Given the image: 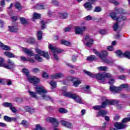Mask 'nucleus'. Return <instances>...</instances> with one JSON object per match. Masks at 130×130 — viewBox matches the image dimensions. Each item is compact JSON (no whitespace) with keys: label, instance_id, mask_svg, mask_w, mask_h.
<instances>
[{"label":"nucleus","instance_id":"nucleus-1","mask_svg":"<svg viewBox=\"0 0 130 130\" xmlns=\"http://www.w3.org/2000/svg\"><path fill=\"white\" fill-rule=\"evenodd\" d=\"M62 90L63 91L62 94L63 96L73 99V100L75 101L77 103H79V104H84V101L80 96L67 91V90H68V87H67V86L63 87L62 88Z\"/></svg>","mask_w":130,"mask_h":130},{"label":"nucleus","instance_id":"nucleus-2","mask_svg":"<svg viewBox=\"0 0 130 130\" xmlns=\"http://www.w3.org/2000/svg\"><path fill=\"white\" fill-rule=\"evenodd\" d=\"M62 90L63 91L62 94L63 96L73 99V100L75 101L77 103H79V104H84V101L80 96L67 91V90H68V87H67V86L63 87L62 88Z\"/></svg>","mask_w":130,"mask_h":130},{"label":"nucleus","instance_id":"nucleus-3","mask_svg":"<svg viewBox=\"0 0 130 130\" xmlns=\"http://www.w3.org/2000/svg\"><path fill=\"white\" fill-rule=\"evenodd\" d=\"M93 52L94 54H96L97 56H99L100 59H102L104 62L108 63V64H111V63H112V60H109L105 57L108 55L107 51L104 50L101 53H99L96 49H93Z\"/></svg>","mask_w":130,"mask_h":130},{"label":"nucleus","instance_id":"nucleus-4","mask_svg":"<svg viewBox=\"0 0 130 130\" xmlns=\"http://www.w3.org/2000/svg\"><path fill=\"white\" fill-rule=\"evenodd\" d=\"M36 91L38 94L42 95V97L44 100H52V98L49 95H47L46 93H47V90L42 86H37L36 88Z\"/></svg>","mask_w":130,"mask_h":130},{"label":"nucleus","instance_id":"nucleus-5","mask_svg":"<svg viewBox=\"0 0 130 130\" xmlns=\"http://www.w3.org/2000/svg\"><path fill=\"white\" fill-rule=\"evenodd\" d=\"M4 61V58L0 57V67L7 69V70H11L15 68V63L12 60L8 59L7 61L8 64L5 63Z\"/></svg>","mask_w":130,"mask_h":130},{"label":"nucleus","instance_id":"nucleus-6","mask_svg":"<svg viewBox=\"0 0 130 130\" xmlns=\"http://www.w3.org/2000/svg\"><path fill=\"white\" fill-rule=\"evenodd\" d=\"M130 121V117L124 118L122 120L121 123L116 122L114 124V126L117 128V129H123V128H125L127 127V125L125 124L126 122H128Z\"/></svg>","mask_w":130,"mask_h":130},{"label":"nucleus","instance_id":"nucleus-7","mask_svg":"<svg viewBox=\"0 0 130 130\" xmlns=\"http://www.w3.org/2000/svg\"><path fill=\"white\" fill-rule=\"evenodd\" d=\"M84 74H86L87 76H89V77H91V78H96V79L101 80V81H103V80H104V75H103V73L94 75L90 72L84 71Z\"/></svg>","mask_w":130,"mask_h":130},{"label":"nucleus","instance_id":"nucleus-8","mask_svg":"<svg viewBox=\"0 0 130 130\" xmlns=\"http://www.w3.org/2000/svg\"><path fill=\"white\" fill-rule=\"evenodd\" d=\"M83 43L87 47H92L94 44V40L90 38V36L86 35L83 40Z\"/></svg>","mask_w":130,"mask_h":130},{"label":"nucleus","instance_id":"nucleus-9","mask_svg":"<svg viewBox=\"0 0 130 130\" xmlns=\"http://www.w3.org/2000/svg\"><path fill=\"white\" fill-rule=\"evenodd\" d=\"M68 80L69 81H72L73 82V86L74 87H78L79 85L82 84V80L80 78L77 77H73L72 76H69Z\"/></svg>","mask_w":130,"mask_h":130},{"label":"nucleus","instance_id":"nucleus-10","mask_svg":"<svg viewBox=\"0 0 130 130\" xmlns=\"http://www.w3.org/2000/svg\"><path fill=\"white\" fill-rule=\"evenodd\" d=\"M27 80L31 84H33L34 86H36L38 83L40 82V79L37 78L36 76H28L27 77Z\"/></svg>","mask_w":130,"mask_h":130},{"label":"nucleus","instance_id":"nucleus-11","mask_svg":"<svg viewBox=\"0 0 130 130\" xmlns=\"http://www.w3.org/2000/svg\"><path fill=\"white\" fill-rule=\"evenodd\" d=\"M36 52L39 55H41V56H43V57H45V58H46V59H49L50 58L48 52L42 51L40 49H36Z\"/></svg>","mask_w":130,"mask_h":130},{"label":"nucleus","instance_id":"nucleus-12","mask_svg":"<svg viewBox=\"0 0 130 130\" xmlns=\"http://www.w3.org/2000/svg\"><path fill=\"white\" fill-rule=\"evenodd\" d=\"M64 50L62 49H51V52L53 53V55L54 56V59L55 60H58V57L56 54H58V53H62Z\"/></svg>","mask_w":130,"mask_h":130},{"label":"nucleus","instance_id":"nucleus-13","mask_svg":"<svg viewBox=\"0 0 130 130\" xmlns=\"http://www.w3.org/2000/svg\"><path fill=\"white\" fill-rule=\"evenodd\" d=\"M86 30H87V26H83L82 27L80 26L75 27L76 34H83V32H85Z\"/></svg>","mask_w":130,"mask_h":130},{"label":"nucleus","instance_id":"nucleus-14","mask_svg":"<svg viewBox=\"0 0 130 130\" xmlns=\"http://www.w3.org/2000/svg\"><path fill=\"white\" fill-rule=\"evenodd\" d=\"M46 121L48 122H52L55 127L58 126V122H57V120L54 118L48 117L46 118Z\"/></svg>","mask_w":130,"mask_h":130},{"label":"nucleus","instance_id":"nucleus-15","mask_svg":"<svg viewBox=\"0 0 130 130\" xmlns=\"http://www.w3.org/2000/svg\"><path fill=\"white\" fill-rule=\"evenodd\" d=\"M64 75L61 73H56L51 76L52 80H55V79H60V78H63Z\"/></svg>","mask_w":130,"mask_h":130},{"label":"nucleus","instance_id":"nucleus-16","mask_svg":"<svg viewBox=\"0 0 130 130\" xmlns=\"http://www.w3.org/2000/svg\"><path fill=\"white\" fill-rule=\"evenodd\" d=\"M110 90L112 92V93H117V92H119V91H121V88L119 87H115L113 85H111L110 86Z\"/></svg>","mask_w":130,"mask_h":130},{"label":"nucleus","instance_id":"nucleus-17","mask_svg":"<svg viewBox=\"0 0 130 130\" xmlns=\"http://www.w3.org/2000/svg\"><path fill=\"white\" fill-rule=\"evenodd\" d=\"M0 83H1V84H2L3 85H5V84H6V83H7V84L8 86H10V85H12L13 81H12V80L11 79H1L0 78Z\"/></svg>","mask_w":130,"mask_h":130},{"label":"nucleus","instance_id":"nucleus-18","mask_svg":"<svg viewBox=\"0 0 130 130\" xmlns=\"http://www.w3.org/2000/svg\"><path fill=\"white\" fill-rule=\"evenodd\" d=\"M34 8L37 10H44V9L47 8V6L43 4H39L35 6Z\"/></svg>","mask_w":130,"mask_h":130},{"label":"nucleus","instance_id":"nucleus-19","mask_svg":"<svg viewBox=\"0 0 130 130\" xmlns=\"http://www.w3.org/2000/svg\"><path fill=\"white\" fill-rule=\"evenodd\" d=\"M61 124L62 125H63V126L68 127V128H72V127H73V124L70 123L69 122H67L64 120L61 121Z\"/></svg>","mask_w":130,"mask_h":130},{"label":"nucleus","instance_id":"nucleus-20","mask_svg":"<svg viewBox=\"0 0 130 130\" xmlns=\"http://www.w3.org/2000/svg\"><path fill=\"white\" fill-rule=\"evenodd\" d=\"M115 53L118 57L119 58H122V57H124V52H123L120 50H117L115 51Z\"/></svg>","mask_w":130,"mask_h":130},{"label":"nucleus","instance_id":"nucleus-21","mask_svg":"<svg viewBox=\"0 0 130 130\" xmlns=\"http://www.w3.org/2000/svg\"><path fill=\"white\" fill-rule=\"evenodd\" d=\"M84 7L86 11H91L93 9V6L90 2H87L84 4Z\"/></svg>","mask_w":130,"mask_h":130},{"label":"nucleus","instance_id":"nucleus-22","mask_svg":"<svg viewBox=\"0 0 130 130\" xmlns=\"http://www.w3.org/2000/svg\"><path fill=\"white\" fill-rule=\"evenodd\" d=\"M4 54L5 55H6V56L9 57V58H13L14 57H15V58H18V56H15L14 54L11 53L10 52H8V51L5 52Z\"/></svg>","mask_w":130,"mask_h":130},{"label":"nucleus","instance_id":"nucleus-23","mask_svg":"<svg viewBox=\"0 0 130 130\" xmlns=\"http://www.w3.org/2000/svg\"><path fill=\"white\" fill-rule=\"evenodd\" d=\"M23 52H25L28 56H34V53L30 49H24Z\"/></svg>","mask_w":130,"mask_h":130},{"label":"nucleus","instance_id":"nucleus-24","mask_svg":"<svg viewBox=\"0 0 130 130\" xmlns=\"http://www.w3.org/2000/svg\"><path fill=\"white\" fill-rule=\"evenodd\" d=\"M108 102L110 105H116V104H118L119 103V102L117 100H109Z\"/></svg>","mask_w":130,"mask_h":130},{"label":"nucleus","instance_id":"nucleus-25","mask_svg":"<svg viewBox=\"0 0 130 130\" xmlns=\"http://www.w3.org/2000/svg\"><path fill=\"white\" fill-rule=\"evenodd\" d=\"M9 28L10 32H18V30H19V28L17 26H9Z\"/></svg>","mask_w":130,"mask_h":130},{"label":"nucleus","instance_id":"nucleus-26","mask_svg":"<svg viewBox=\"0 0 130 130\" xmlns=\"http://www.w3.org/2000/svg\"><path fill=\"white\" fill-rule=\"evenodd\" d=\"M97 69L100 72H106L107 71V70H108V67L105 66H101L98 67Z\"/></svg>","mask_w":130,"mask_h":130},{"label":"nucleus","instance_id":"nucleus-27","mask_svg":"<svg viewBox=\"0 0 130 130\" xmlns=\"http://www.w3.org/2000/svg\"><path fill=\"white\" fill-rule=\"evenodd\" d=\"M106 113H107L106 111L101 110L98 112L97 116H105Z\"/></svg>","mask_w":130,"mask_h":130},{"label":"nucleus","instance_id":"nucleus-28","mask_svg":"<svg viewBox=\"0 0 130 130\" xmlns=\"http://www.w3.org/2000/svg\"><path fill=\"white\" fill-rule=\"evenodd\" d=\"M61 44L66 45V46H69L70 45H72V43H71V42H69L64 40H62L61 41Z\"/></svg>","mask_w":130,"mask_h":130},{"label":"nucleus","instance_id":"nucleus-29","mask_svg":"<svg viewBox=\"0 0 130 130\" xmlns=\"http://www.w3.org/2000/svg\"><path fill=\"white\" fill-rule=\"evenodd\" d=\"M41 17V14H38L37 13H34L33 17H32V20L34 22H35V19H40V17Z\"/></svg>","mask_w":130,"mask_h":130},{"label":"nucleus","instance_id":"nucleus-30","mask_svg":"<svg viewBox=\"0 0 130 130\" xmlns=\"http://www.w3.org/2000/svg\"><path fill=\"white\" fill-rule=\"evenodd\" d=\"M21 124L24 126L25 127H28L30 125V123L26 120H22Z\"/></svg>","mask_w":130,"mask_h":130},{"label":"nucleus","instance_id":"nucleus-31","mask_svg":"<svg viewBox=\"0 0 130 130\" xmlns=\"http://www.w3.org/2000/svg\"><path fill=\"white\" fill-rule=\"evenodd\" d=\"M0 47L3 49H11V47L8 45H5L2 42L0 41Z\"/></svg>","mask_w":130,"mask_h":130},{"label":"nucleus","instance_id":"nucleus-32","mask_svg":"<svg viewBox=\"0 0 130 130\" xmlns=\"http://www.w3.org/2000/svg\"><path fill=\"white\" fill-rule=\"evenodd\" d=\"M97 59V57L94 55H90L87 58V60L89 61H92L93 60H96Z\"/></svg>","mask_w":130,"mask_h":130},{"label":"nucleus","instance_id":"nucleus-33","mask_svg":"<svg viewBox=\"0 0 130 130\" xmlns=\"http://www.w3.org/2000/svg\"><path fill=\"white\" fill-rule=\"evenodd\" d=\"M22 72L26 76L27 78L29 77L30 72H29V70L27 69L23 68L22 69Z\"/></svg>","mask_w":130,"mask_h":130},{"label":"nucleus","instance_id":"nucleus-34","mask_svg":"<svg viewBox=\"0 0 130 130\" xmlns=\"http://www.w3.org/2000/svg\"><path fill=\"white\" fill-rule=\"evenodd\" d=\"M35 58L36 60H37V61H39V62H41V61H43V58L40 57V56H39L38 54L35 55Z\"/></svg>","mask_w":130,"mask_h":130},{"label":"nucleus","instance_id":"nucleus-35","mask_svg":"<svg viewBox=\"0 0 130 130\" xmlns=\"http://www.w3.org/2000/svg\"><path fill=\"white\" fill-rule=\"evenodd\" d=\"M25 110L29 113H34L35 110L34 109L31 108L30 107H26Z\"/></svg>","mask_w":130,"mask_h":130},{"label":"nucleus","instance_id":"nucleus-36","mask_svg":"<svg viewBox=\"0 0 130 130\" xmlns=\"http://www.w3.org/2000/svg\"><path fill=\"white\" fill-rule=\"evenodd\" d=\"M27 42L30 43V44H34L36 42V41L34 38H29L27 39Z\"/></svg>","mask_w":130,"mask_h":130},{"label":"nucleus","instance_id":"nucleus-37","mask_svg":"<svg viewBox=\"0 0 130 130\" xmlns=\"http://www.w3.org/2000/svg\"><path fill=\"white\" fill-rule=\"evenodd\" d=\"M108 101H109V100H106L105 102H103L102 106H101V108H105L107 105H110Z\"/></svg>","mask_w":130,"mask_h":130},{"label":"nucleus","instance_id":"nucleus-38","mask_svg":"<svg viewBox=\"0 0 130 130\" xmlns=\"http://www.w3.org/2000/svg\"><path fill=\"white\" fill-rule=\"evenodd\" d=\"M126 20V17L125 16H120L117 19V22H121V21H125Z\"/></svg>","mask_w":130,"mask_h":130},{"label":"nucleus","instance_id":"nucleus-39","mask_svg":"<svg viewBox=\"0 0 130 130\" xmlns=\"http://www.w3.org/2000/svg\"><path fill=\"white\" fill-rule=\"evenodd\" d=\"M103 76H104V79H105V78H111L112 77V75L110 74L109 73H103Z\"/></svg>","mask_w":130,"mask_h":130},{"label":"nucleus","instance_id":"nucleus-40","mask_svg":"<svg viewBox=\"0 0 130 130\" xmlns=\"http://www.w3.org/2000/svg\"><path fill=\"white\" fill-rule=\"evenodd\" d=\"M60 17L62 19H66L69 17V14L67 13H62L60 14Z\"/></svg>","mask_w":130,"mask_h":130},{"label":"nucleus","instance_id":"nucleus-41","mask_svg":"<svg viewBox=\"0 0 130 130\" xmlns=\"http://www.w3.org/2000/svg\"><path fill=\"white\" fill-rule=\"evenodd\" d=\"M28 92L29 93V95L32 97V98H37V96L36 95V93L35 92L28 90Z\"/></svg>","mask_w":130,"mask_h":130},{"label":"nucleus","instance_id":"nucleus-42","mask_svg":"<svg viewBox=\"0 0 130 130\" xmlns=\"http://www.w3.org/2000/svg\"><path fill=\"white\" fill-rule=\"evenodd\" d=\"M110 17L113 20H116L117 21V19H118V18L116 17V14L115 13V12L111 13L110 14Z\"/></svg>","mask_w":130,"mask_h":130},{"label":"nucleus","instance_id":"nucleus-43","mask_svg":"<svg viewBox=\"0 0 130 130\" xmlns=\"http://www.w3.org/2000/svg\"><path fill=\"white\" fill-rule=\"evenodd\" d=\"M3 106H5V107H9L10 108H11L13 105V104H12V103H4L3 104Z\"/></svg>","mask_w":130,"mask_h":130},{"label":"nucleus","instance_id":"nucleus-44","mask_svg":"<svg viewBox=\"0 0 130 130\" xmlns=\"http://www.w3.org/2000/svg\"><path fill=\"white\" fill-rule=\"evenodd\" d=\"M129 87V85H128V84H121L120 87H119L121 88V91L122 89H128Z\"/></svg>","mask_w":130,"mask_h":130},{"label":"nucleus","instance_id":"nucleus-45","mask_svg":"<svg viewBox=\"0 0 130 130\" xmlns=\"http://www.w3.org/2000/svg\"><path fill=\"white\" fill-rule=\"evenodd\" d=\"M124 57H126V58H128V59H130V52L126 51L124 52Z\"/></svg>","mask_w":130,"mask_h":130},{"label":"nucleus","instance_id":"nucleus-46","mask_svg":"<svg viewBox=\"0 0 130 130\" xmlns=\"http://www.w3.org/2000/svg\"><path fill=\"white\" fill-rule=\"evenodd\" d=\"M38 39L41 40L42 39V31L39 30L38 31Z\"/></svg>","mask_w":130,"mask_h":130},{"label":"nucleus","instance_id":"nucleus-47","mask_svg":"<svg viewBox=\"0 0 130 130\" xmlns=\"http://www.w3.org/2000/svg\"><path fill=\"white\" fill-rule=\"evenodd\" d=\"M50 85L51 86V88H56V82L54 81H50Z\"/></svg>","mask_w":130,"mask_h":130},{"label":"nucleus","instance_id":"nucleus-48","mask_svg":"<svg viewBox=\"0 0 130 130\" xmlns=\"http://www.w3.org/2000/svg\"><path fill=\"white\" fill-rule=\"evenodd\" d=\"M83 89L85 91L86 93H89L90 92V86L89 85L83 87Z\"/></svg>","mask_w":130,"mask_h":130},{"label":"nucleus","instance_id":"nucleus-49","mask_svg":"<svg viewBox=\"0 0 130 130\" xmlns=\"http://www.w3.org/2000/svg\"><path fill=\"white\" fill-rule=\"evenodd\" d=\"M31 72L34 74H37L40 72V70L39 68H35L31 69Z\"/></svg>","mask_w":130,"mask_h":130},{"label":"nucleus","instance_id":"nucleus-50","mask_svg":"<svg viewBox=\"0 0 130 130\" xmlns=\"http://www.w3.org/2000/svg\"><path fill=\"white\" fill-rule=\"evenodd\" d=\"M15 7L17 9V10H21L22 9V6H21V4L20 3L17 2L15 3Z\"/></svg>","mask_w":130,"mask_h":130},{"label":"nucleus","instance_id":"nucleus-51","mask_svg":"<svg viewBox=\"0 0 130 130\" xmlns=\"http://www.w3.org/2000/svg\"><path fill=\"white\" fill-rule=\"evenodd\" d=\"M27 61H29V62H31L32 63L36 62V60L32 57H27Z\"/></svg>","mask_w":130,"mask_h":130},{"label":"nucleus","instance_id":"nucleus-52","mask_svg":"<svg viewBox=\"0 0 130 130\" xmlns=\"http://www.w3.org/2000/svg\"><path fill=\"white\" fill-rule=\"evenodd\" d=\"M20 22L23 24H27V20L23 17L20 18Z\"/></svg>","mask_w":130,"mask_h":130},{"label":"nucleus","instance_id":"nucleus-53","mask_svg":"<svg viewBox=\"0 0 130 130\" xmlns=\"http://www.w3.org/2000/svg\"><path fill=\"white\" fill-rule=\"evenodd\" d=\"M113 29L114 31H116L117 29H118V22L117 21V22L114 24L113 25Z\"/></svg>","mask_w":130,"mask_h":130},{"label":"nucleus","instance_id":"nucleus-54","mask_svg":"<svg viewBox=\"0 0 130 130\" xmlns=\"http://www.w3.org/2000/svg\"><path fill=\"white\" fill-rule=\"evenodd\" d=\"M59 112H60V113H67V112H68V111L65 109L60 108L59 109Z\"/></svg>","mask_w":130,"mask_h":130},{"label":"nucleus","instance_id":"nucleus-55","mask_svg":"<svg viewBox=\"0 0 130 130\" xmlns=\"http://www.w3.org/2000/svg\"><path fill=\"white\" fill-rule=\"evenodd\" d=\"M4 118L5 121H7V122H10V121H11V117L8 116H5Z\"/></svg>","mask_w":130,"mask_h":130},{"label":"nucleus","instance_id":"nucleus-56","mask_svg":"<svg viewBox=\"0 0 130 130\" xmlns=\"http://www.w3.org/2000/svg\"><path fill=\"white\" fill-rule=\"evenodd\" d=\"M92 19V17L90 15H88L87 16L84 17L85 21H91Z\"/></svg>","mask_w":130,"mask_h":130},{"label":"nucleus","instance_id":"nucleus-57","mask_svg":"<svg viewBox=\"0 0 130 130\" xmlns=\"http://www.w3.org/2000/svg\"><path fill=\"white\" fill-rule=\"evenodd\" d=\"M10 109L14 113H16V112H17V109H15V107L13 106V105Z\"/></svg>","mask_w":130,"mask_h":130},{"label":"nucleus","instance_id":"nucleus-58","mask_svg":"<svg viewBox=\"0 0 130 130\" xmlns=\"http://www.w3.org/2000/svg\"><path fill=\"white\" fill-rule=\"evenodd\" d=\"M20 58L22 61H28V58H26L25 56H20Z\"/></svg>","mask_w":130,"mask_h":130},{"label":"nucleus","instance_id":"nucleus-59","mask_svg":"<svg viewBox=\"0 0 130 130\" xmlns=\"http://www.w3.org/2000/svg\"><path fill=\"white\" fill-rule=\"evenodd\" d=\"M52 4L53 6H58V2L56 0H52Z\"/></svg>","mask_w":130,"mask_h":130},{"label":"nucleus","instance_id":"nucleus-60","mask_svg":"<svg viewBox=\"0 0 130 130\" xmlns=\"http://www.w3.org/2000/svg\"><path fill=\"white\" fill-rule=\"evenodd\" d=\"M41 24L42 25V29H44V28H45V25L46 23H45L44 20H42L41 21Z\"/></svg>","mask_w":130,"mask_h":130},{"label":"nucleus","instance_id":"nucleus-61","mask_svg":"<svg viewBox=\"0 0 130 130\" xmlns=\"http://www.w3.org/2000/svg\"><path fill=\"white\" fill-rule=\"evenodd\" d=\"M94 12H96V13L101 12V8L100 7H96L94 10Z\"/></svg>","mask_w":130,"mask_h":130},{"label":"nucleus","instance_id":"nucleus-62","mask_svg":"<svg viewBox=\"0 0 130 130\" xmlns=\"http://www.w3.org/2000/svg\"><path fill=\"white\" fill-rule=\"evenodd\" d=\"M118 79L119 80H125V76H124V75H119L118 76Z\"/></svg>","mask_w":130,"mask_h":130},{"label":"nucleus","instance_id":"nucleus-63","mask_svg":"<svg viewBox=\"0 0 130 130\" xmlns=\"http://www.w3.org/2000/svg\"><path fill=\"white\" fill-rule=\"evenodd\" d=\"M43 78H45L46 79H47L48 78V74L46 73L45 72H43Z\"/></svg>","mask_w":130,"mask_h":130},{"label":"nucleus","instance_id":"nucleus-64","mask_svg":"<svg viewBox=\"0 0 130 130\" xmlns=\"http://www.w3.org/2000/svg\"><path fill=\"white\" fill-rule=\"evenodd\" d=\"M48 48L49 49H56V48L55 47H53V46H52V45L51 44L48 45Z\"/></svg>","mask_w":130,"mask_h":130}]
</instances>
